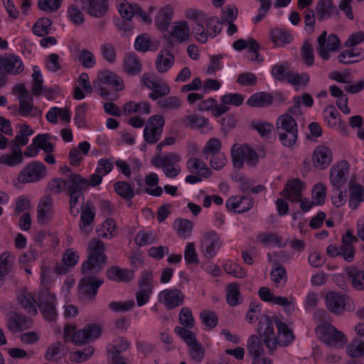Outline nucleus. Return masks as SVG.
Listing matches in <instances>:
<instances>
[{"label": "nucleus", "mask_w": 364, "mask_h": 364, "mask_svg": "<svg viewBox=\"0 0 364 364\" xmlns=\"http://www.w3.org/2000/svg\"><path fill=\"white\" fill-rule=\"evenodd\" d=\"M332 152L326 146L319 145L316 147L312 154L311 161L315 168L323 170L332 162Z\"/></svg>", "instance_id": "6ab92c4d"}, {"label": "nucleus", "mask_w": 364, "mask_h": 364, "mask_svg": "<svg viewBox=\"0 0 364 364\" xmlns=\"http://www.w3.org/2000/svg\"><path fill=\"white\" fill-rule=\"evenodd\" d=\"M185 16L187 19L193 21L197 26L204 24L207 19V16L203 11L193 8L186 9Z\"/></svg>", "instance_id": "864d4df0"}, {"label": "nucleus", "mask_w": 364, "mask_h": 364, "mask_svg": "<svg viewBox=\"0 0 364 364\" xmlns=\"http://www.w3.org/2000/svg\"><path fill=\"white\" fill-rule=\"evenodd\" d=\"M100 52L103 58L109 63H114L117 59V52L113 44L110 43H102Z\"/></svg>", "instance_id": "bf43d9fd"}, {"label": "nucleus", "mask_w": 364, "mask_h": 364, "mask_svg": "<svg viewBox=\"0 0 364 364\" xmlns=\"http://www.w3.org/2000/svg\"><path fill=\"white\" fill-rule=\"evenodd\" d=\"M150 112V105L147 102H135L134 101H129L123 106V114L125 116H129L135 113L148 114Z\"/></svg>", "instance_id": "c85d7f7f"}, {"label": "nucleus", "mask_w": 364, "mask_h": 364, "mask_svg": "<svg viewBox=\"0 0 364 364\" xmlns=\"http://www.w3.org/2000/svg\"><path fill=\"white\" fill-rule=\"evenodd\" d=\"M221 147L222 144L220 140L218 138L213 137L207 141L206 144L203 149V153L205 155L206 159H208L210 156L222 152L220 151Z\"/></svg>", "instance_id": "603ef678"}, {"label": "nucleus", "mask_w": 364, "mask_h": 364, "mask_svg": "<svg viewBox=\"0 0 364 364\" xmlns=\"http://www.w3.org/2000/svg\"><path fill=\"white\" fill-rule=\"evenodd\" d=\"M231 156L233 165L237 168H242L244 163L251 167L257 165L259 157L256 151L246 144H234L231 149Z\"/></svg>", "instance_id": "0eeeda50"}, {"label": "nucleus", "mask_w": 364, "mask_h": 364, "mask_svg": "<svg viewBox=\"0 0 364 364\" xmlns=\"http://www.w3.org/2000/svg\"><path fill=\"white\" fill-rule=\"evenodd\" d=\"M52 21L48 18L38 19L33 27V32L38 36H43L49 33Z\"/></svg>", "instance_id": "6e6d98bb"}, {"label": "nucleus", "mask_w": 364, "mask_h": 364, "mask_svg": "<svg viewBox=\"0 0 364 364\" xmlns=\"http://www.w3.org/2000/svg\"><path fill=\"white\" fill-rule=\"evenodd\" d=\"M317 53L323 60L330 58V52L336 51L340 45V40L336 34H330L327 37V32L323 31L317 38Z\"/></svg>", "instance_id": "ddd939ff"}, {"label": "nucleus", "mask_w": 364, "mask_h": 364, "mask_svg": "<svg viewBox=\"0 0 364 364\" xmlns=\"http://www.w3.org/2000/svg\"><path fill=\"white\" fill-rule=\"evenodd\" d=\"M23 70V65L21 58L16 55L7 58H0V73L13 74L20 73Z\"/></svg>", "instance_id": "5701e85b"}, {"label": "nucleus", "mask_w": 364, "mask_h": 364, "mask_svg": "<svg viewBox=\"0 0 364 364\" xmlns=\"http://www.w3.org/2000/svg\"><path fill=\"white\" fill-rule=\"evenodd\" d=\"M159 182V177L155 173H150L145 177V183L150 187L156 186L155 188H146L144 191L151 196L159 197L163 193L161 187L158 186Z\"/></svg>", "instance_id": "c03bdc74"}, {"label": "nucleus", "mask_w": 364, "mask_h": 364, "mask_svg": "<svg viewBox=\"0 0 364 364\" xmlns=\"http://www.w3.org/2000/svg\"><path fill=\"white\" fill-rule=\"evenodd\" d=\"M182 125L188 129H198L205 132L210 129L208 119L197 114H190L181 119Z\"/></svg>", "instance_id": "393cba45"}, {"label": "nucleus", "mask_w": 364, "mask_h": 364, "mask_svg": "<svg viewBox=\"0 0 364 364\" xmlns=\"http://www.w3.org/2000/svg\"><path fill=\"white\" fill-rule=\"evenodd\" d=\"M262 337L256 335H252L249 337L247 342V349L249 354L254 358H258L263 355L264 350L261 341Z\"/></svg>", "instance_id": "4c0bfd02"}, {"label": "nucleus", "mask_w": 364, "mask_h": 364, "mask_svg": "<svg viewBox=\"0 0 364 364\" xmlns=\"http://www.w3.org/2000/svg\"><path fill=\"white\" fill-rule=\"evenodd\" d=\"M18 301L21 306L31 316L37 314V309L35 306L36 301L32 294H21L18 297Z\"/></svg>", "instance_id": "a18cd8bd"}, {"label": "nucleus", "mask_w": 364, "mask_h": 364, "mask_svg": "<svg viewBox=\"0 0 364 364\" xmlns=\"http://www.w3.org/2000/svg\"><path fill=\"white\" fill-rule=\"evenodd\" d=\"M115 192L126 200H130L134 196V191L130 184L124 181H117L114 184Z\"/></svg>", "instance_id": "de8ad7c7"}, {"label": "nucleus", "mask_w": 364, "mask_h": 364, "mask_svg": "<svg viewBox=\"0 0 364 364\" xmlns=\"http://www.w3.org/2000/svg\"><path fill=\"white\" fill-rule=\"evenodd\" d=\"M174 331L186 343L188 347L198 343L195 333L184 327L177 326L174 328Z\"/></svg>", "instance_id": "0e129e2a"}, {"label": "nucleus", "mask_w": 364, "mask_h": 364, "mask_svg": "<svg viewBox=\"0 0 364 364\" xmlns=\"http://www.w3.org/2000/svg\"><path fill=\"white\" fill-rule=\"evenodd\" d=\"M164 125L165 119L163 116L156 114L150 117L144 129V141L149 144H154L159 141L161 137Z\"/></svg>", "instance_id": "1a4fd4ad"}, {"label": "nucleus", "mask_w": 364, "mask_h": 364, "mask_svg": "<svg viewBox=\"0 0 364 364\" xmlns=\"http://www.w3.org/2000/svg\"><path fill=\"white\" fill-rule=\"evenodd\" d=\"M81 9L89 15L95 18H101L105 15L108 6L105 0H74Z\"/></svg>", "instance_id": "dca6fc26"}, {"label": "nucleus", "mask_w": 364, "mask_h": 364, "mask_svg": "<svg viewBox=\"0 0 364 364\" xmlns=\"http://www.w3.org/2000/svg\"><path fill=\"white\" fill-rule=\"evenodd\" d=\"M174 62L173 55L168 50H161L156 60V68L159 73H166L173 65Z\"/></svg>", "instance_id": "f704fd0d"}, {"label": "nucleus", "mask_w": 364, "mask_h": 364, "mask_svg": "<svg viewBox=\"0 0 364 364\" xmlns=\"http://www.w3.org/2000/svg\"><path fill=\"white\" fill-rule=\"evenodd\" d=\"M129 347V343L124 338H118L112 343L107 346V350L109 353L119 354Z\"/></svg>", "instance_id": "13d9d810"}, {"label": "nucleus", "mask_w": 364, "mask_h": 364, "mask_svg": "<svg viewBox=\"0 0 364 364\" xmlns=\"http://www.w3.org/2000/svg\"><path fill=\"white\" fill-rule=\"evenodd\" d=\"M271 280L273 284L277 287H283L287 281V273L285 267L279 264L275 263L270 273Z\"/></svg>", "instance_id": "e433bc0d"}, {"label": "nucleus", "mask_w": 364, "mask_h": 364, "mask_svg": "<svg viewBox=\"0 0 364 364\" xmlns=\"http://www.w3.org/2000/svg\"><path fill=\"white\" fill-rule=\"evenodd\" d=\"M358 239L353 235L351 230H347L342 236L341 245V255L343 259L348 262L354 260L355 248L353 245L358 242Z\"/></svg>", "instance_id": "a211bd4d"}, {"label": "nucleus", "mask_w": 364, "mask_h": 364, "mask_svg": "<svg viewBox=\"0 0 364 364\" xmlns=\"http://www.w3.org/2000/svg\"><path fill=\"white\" fill-rule=\"evenodd\" d=\"M14 256L9 252H4L0 255V274L6 275L12 267Z\"/></svg>", "instance_id": "4d7b16f0"}, {"label": "nucleus", "mask_w": 364, "mask_h": 364, "mask_svg": "<svg viewBox=\"0 0 364 364\" xmlns=\"http://www.w3.org/2000/svg\"><path fill=\"white\" fill-rule=\"evenodd\" d=\"M276 132L284 146L290 148L294 146L298 138V127L292 115H280L276 122Z\"/></svg>", "instance_id": "7ed1b4c3"}, {"label": "nucleus", "mask_w": 364, "mask_h": 364, "mask_svg": "<svg viewBox=\"0 0 364 364\" xmlns=\"http://www.w3.org/2000/svg\"><path fill=\"white\" fill-rule=\"evenodd\" d=\"M304 186V184L302 181L299 179L291 180L287 183L280 195L292 203H297L301 198Z\"/></svg>", "instance_id": "412c9836"}, {"label": "nucleus", "mask_w": 364, "mask_h": 364, "mask_svg": "<svg viewBox=\"0 0 364 364\" xmlns=\"http://www.w3.org/2000/svg\"><path fill=\"white\" fill-rule=\"evenodd\" d=\"M171 35L180 43L186 41L190 35V28L188 23L186 21L176 22Z\"/></svg>", "instance_id": "ea45409f"}, {"label": "nucleus", "mask_w": 364, "mask_h": 364, "mask_svg": "<svg viewBox=\"0 0 364 364\" xmlns=\"http://www.w3.org/2000/svg\"><path fill=\"white\" fill-rule=\"evenodd\" d=\"M273 102L272 96L265 92H257L251 95L247 101V104L254 107H264L270 105Z\"/></svg>", "instance_id": "c9c22d12"}, {"label": "nucleus", "mask_w": 364, "mask_h": 364, "mask_svg": "<svg viewBox=\"0 0 364 364\" xmlns=\"http://www.w3.org/2000/svg\"><path fill=\"white\" fill-rule=\"evenodd\" d=\"M87 250L89 256L81 268L84 277L79 284V294L85 299H93L98 288L103 283L102 279H99L94 275L102 269L107 256L105 254V244L98 238H93L89 242Z\"/></svg>", "instance_id": "f257e3e1"}, {"label": "nucleus", "mask_w": 364, "mask_h": 364, "mask_svg": "<svg viewBox=\"0 0 364 364\" xmlns=\"http://www.w3.org/2000/svg\"><path fill=\"white\" fill-rule=\"evenodd\" d=\"M6 326L11 332L22 331L30 323V320L22 316L16 311H11L7 314Z\"/></svg>", "instance_id": "cd10ccee"}, {"label": "nucleus", "mask_w": 364, "mask_h": 364, "mask_svg": "<svg viewBox=\"0 0 364 364\" xmlns=\"http://www.w3.org/2000/svg\"><path fill=\"white\" fill-rule=\"evenodd\" d=\"M46 172V167L42 162L32 161L21 171L18 180L22 183H35L43 179Z\"/></svg>", "instance_id": "9d476101"}, {"label": "nucleus", "mask_w": 364, "mask_h": 364, "mask_svg": "<svg viewBox=\"0 0 364 364\" xmlns=\"http://www.w3.org/2000/svg\"><path fill=\"white\" fill-rule=\"evenodd\" d=\"M187 168L191 173L196 174L204 178L210 177L212 173L211 170L203 161L195 157L191 158L188 160Z\"/></svg>", "instance_id": "7c9ffc66"}, {"label": "nucleus", "mask_w": 364, "mask_h": 364, "mask_svg": "<svg viewBox=\"0 0 364 364\" xmlns=\"http://www.w3.org/2000/svg\"><path fill=\"white\" fill-rule=\"evenodd\" d=\"M180 323L188 328H192L195 325V320L192 314L191 309L188 307H183L179 313Z\"/></svg>", "instance_id": "338daca9"}, {"label": "nucleus", "mask_w": 364, "mask_h": 364, "mask_svg": "<svg viewBox=\"0 0 364 364\" xmlns=\"http://www.w3.org/2000/svg\"><path fill=\"white\" fill-rule=\"evenodd\" d=\"M272 42L278 46L290 43L293 40L292 34L286 29L274 28L271 31Z\"/></svg>", "instance_id": "79ce46f5"}, {"label": "nucleus", "mask_w": 364, "mask_h": 364, "mask_svg": "<svg viewBox=\"0 0 364 364\" xmlns=\"http://www.w3.org/2000/svg\"><path fill=\"white\" fill-rule=\"evenodd\" d=\"M222 240L215 231H208L200 241V250L203 256L208 259L213 258L222 247Z\"/></svg>", "instance_id": "f8f14e48"}, {"label": "nucleus", "mask_w": 364, "mask_h": 364, "mask_svg": "<svg viewBox=\"0 0 364 364\" xmlns=\"http://www.w3.org/2000/svg\"><path fill=\"white\" fill-rule=\"evenodd\" d=\"M152 92L149 93V97L156 100L159 97H162L169 94L170 87L164 80L159 79L154 86L151 88Z\"/></svg>", "instance_id": "8fccbe9b"}, {"label": "nucleus", "mask_w": 364, "mask_h": 364, "mask_svg": "<svg viewBox=\"0 0 364 364\" xmlns=\"http://www.w3.org/2000/svg\"><path fill=\"white\" fill-rule=\"evenodd\" d=\"M116 224L114 220H106L100 228L96 230L99 237L111 239L114 235Z\"/></svg>", "instance_id": "49530a36"}, {"label": "nucleus", "mask_w": 364, "mask_h": 364, "mask_svg": "<svg viewBox=\"0 0 364 364\" xmlns=\"http://www.w3.org/2000/svg\"><path fill=\"white\" fill-rule=\"evenodd\" d=\"M37 217L39 224L45 225L51 221L54 217L53 203L49 196L42 197L37 206Z\"/></svg>", "instance_id": "f3484780"}, {"label": "nucleus", "mask_w": 364, "mask_h": 364, "mask_svg": "<svg viewBox=\"0 0 364 364\" xmlns=\"http://www.w3.org/2000/svg\"><path fill=\"white\" fill-rule=\"evenodd\" d=\"M253 206V200L249 196H232L226 201V207L229 210L242 213L248 211Z\"/></svg>", "instance_id": "4be33fe9"}, {"label": "nucleus", "mask_w": 364, "mask_h": 364, "mask_svg": "<svg viewBox=\"0 0 364 364\" xmlns=\"http://www.w3.org/2000/svg\"><path fill=\"white\" fill-rule=\"evenodd\" d=\"M174 331L186 343L188 347L198 343L195 333L184 327L177 326L174 328Z\"/></svg>", "instance_id": "69168bd1"}, {"label": "nucleus", "mask_w": 364, "mask_h": 364, "mask_svg": "<svg viewBox=\"0 0 364 364\" xmlns=\"http://www.w3.org/2000/svg\"><path fill=\"white\" fill-rule=\"evenodd\" d=\"M142 68L141 62L134 53H127L123 60V70L130 75H138Z\"/></svg>", "instance_id": "473e14b6"}, {"label": "nucleus", "mask_w": 364, "mask_h": 364, "mask_svg": "<svg viewBox=\"0 0 364 364\" xmlns=\"http://www.w3.org/2000/svg\"><path fill=\"white\" fill-rule=\"evenodd\" d=\"M13 92L18 95L19 105L18 113L21 117H36L41 116L42 112L33 106V96L23 84L17 85L13 88Z\"/></svg>", "instance_id": "39448f33"}, {"label": "nucleus", "mask_w": 364, "mask_h": 364, "mask_svg": "<svg viewBox=\"0 0 364 364\" xmlns=\"http://www.w3.org/2000/svg\"><path fill=\"white\" fill-rule=\"evenodd\" d=\"M348 169V164L346 161H342L332 166L330 180L335 188H341L346 182Z\"/></svg>", "instance_id": "aec40b11"}, {"label": "nucleus", "mask_w": 364, "mask_h": 364, "mask_svg": "<svg viewBox=\"0 0 364 364\" xmlns=\"http://www.w3.org/2000/svg\"><path fill=\"white\" fill-rule=\"evenodd\" d=\"M107 277L113 281L127 282L134 278V272L126 269L111 267L107 270Z\"/></svg>", "instance_id": "2f4dec72"}, {"label": "nucleus", "mask_w": 364, "mask_h": 364, "mask_svg": "<svg viewBox=\"0 0 364 364\" xmlns=\"http://www.w3.org/2000/svg\"><path fill=\"white\" fill-rule=\"evenodd\" d=\"M173 9L170 6L161 8L156 16V26L162 31H167L173 16Z\"/></svg>", "instance_id": "c756f323"}, {"label": "nucleus", "mask_w": 364, "mask_h": 364, "mask_svg": "<svg viewBox=\"0 0 364 364\" xmlns=\"http://www.w3.org/2000/svg\"><path fill=\"white\" fill-rule=\"evenodd\" d=\"M316 332L319 339L329 347L340 348L347 343L343 333L331 324L319 325L316 327Z\"/></svg>", "instance_id": "20e7f679"}, {"label": "nucleus", "mask_w": 364, "mask_h": 364, "mask_svg": "<svg viewBox=\"0 0 364 364\" xmlns=\"http://www.w3.org/2000/svg\"><path fill=\"white\" fill-rule=\"evenodd\" d=\"M346 274L351 279L353 287L357 290L364 289V271L351 266L346 269Z\"/></svg>", "instance_id": "58836bf2"}, {"label": "nucleus", "mask_w": 364, "mask_h": 364, "mask_svg": "<svg viewBox=\"0 0 364 364\" xmlns=\"http://www.w3.org/2000/svg\"><path fill=\"white\" fill-rule=\"evenodd\" d=\"M349 191V205L352 209H356L359 203L364 201V187L360 184H351Z\"/></svg>", "instance_id": "a19ab883"}, {"label": "nucleus", "mask_w": 364, "mask_h": 364, "mask_svg": "<svg viewBox=\"0 0 364 364\" xmlns=\"http://www.w3.org/2000/svg\"><path fill=\"white\" fill-rule=\"evenodd\" d=\"M51 136L49 134H38L33 140V144L45 152L50 153L53 151V145L50 141Z\"/></svg>", "instance_id": "09e8293b"}, {"label": "nucleus", "mask_w": 364, "mask_h": 364, "mask_svg": "<svg viewBox=\"0 0 364 364\" xmlns=\"http://www.w3.org/2000/svg\"><path fill=\"white\" fill-rule=\"evenodd\" d=\"M348 354L353 358H358L364 354V341L355 338L347 348Z\"/></svg>", "instance_id": "052dcab7"}, {"label": "nucleus", "mask_w": 364, "mask_h": 364, "mask_svg": "<svg viewBox=\"0 0 364 364\" xmlns=\"http://www.w3.org/2000/svg\"><path fill=\"white\" fill-rule=\"evenodd\" d=\"M154 274L151 270H144L141 272L140 279L138 281V287L141 289L147 290L149 292L154 290Z\"/></svg>", "instance_id": "5fc2aeb1"}, {"label": "nucleus", "mask_w": 364, "mask_h": 364, "mask_svg": "<svg viewBox=\"0 0 364 364\" xmlns=\"http://www.w3.org/2000/svg\"><path fill=\"white\" fill-rule=\"evenodd\" d=\"M174 331L186 343L188 347L198 343L195 333L184 327L177 326L174 328Z\"/></svg>", "instance_id": "e2e57ef3"}, {"label": "nucleus", "mask_w": 364, "mask_h": 364, "mask_svg": "<svg viewBox=\"0 0 364 364\" xmlns=\"http://www.w3.org/2000/svg\"><path fill=\"white\" fill-rule=\"evenodd\" d=\"M98 79L102 83L109 85L116 91H120L124 88L122 79L110 70H104L100 71L98 74Z\"/></svg>", "instance_id": "bb28decb"}, {"label": "nucleus", "mask_w": 364, "mask_h": 364, "mask_svg": "<svg viewBox=\"0 0 364 364\" xmlns=\"http://www.w3.org/2000/svg\"><path fill=\"white\" fill-rule=\"evenodd\" d=\"M258 240L264 245H277L283 247L282 238L274 233H261L257 236Z\"/></svg>", "instance_id": "680f3d73"}, {"label": "nucleus", "mask_w": 364, "mask_h": 364, "mask_svg": "<svg viewBox=\"0 0 364 364\" xmlns=\"http://www.w3.org/2000/svg\"><path fill=\"white\" fill-rule=\"evenodd\" d=\"M348 297L340 292L328 291L325 296L326 308L333 314H342L346 309Z\"/></svg>", "instance_id": "2eb2a0df"}, {"label": "nucleus", "mask_w": 364, "mask_h": 364, "mask_svg": "<svg viewBox=\"0 0 364 364\" xmlns=\"http://www.w3.org/2000/svg\"><path fill=\"white\" fill-rule=\"evenodd\" d=\"M101 334V329L96 325H90L82 329L75 331V328L65 326L64 329V338L65 340H71L75 344H82L97 338Z\"/></svg>", "instance_id": "6e6552de"}, {"label": "nucleus", "mask_w": 364, "mask_h": 364, "mask_svg": "<svg viewBox=\"0 0 364 364\" xmlns=\"http://www.w3.org/2000/svg\"><path fill=\"white\" fill-rule=\"evenodd\" d=\"M181 157L176 153H168L164 156L158 155L151 161L156 168H161L164 174L168 178L176 177L181 171L179 162Z\"/></svg>", "instance_id": "423d86ee"}, {"label": "nucleus", "mask_w": 364, "mask_h": 364, "mask_svg": "<svg viewBox=\"0 0 364 364\" xmlns=\"http://www.w3.org/2000/svg\"><path fill=\"white\" fill-rule=\"evenodd\" d=\"M185 299V295L178 289H166L161 291L158 296L159 301L163 304L166 309L172 310L181 306Z\"/></svg>", "instance_id": "4468645a"}, {"label": "nucleus", "mask_w": 364, "mask_h": 364, "mask_svg": "<svg viewBox=\"0 0 364 364\" xmlns=\"http://www.w3.org/2000/svg\"><path fill=\"white\" fill-rule=\"evenodd\" d=\"M87 179L80 174L70 173L65 179V190L68 193L74 192H82L88 188Z\"/></svg>", "instance_id": "a878e982"}, {"label": "nucleus", "mask_w": 364, "mask_h": 364, "mask_svg": "<svg viewBox=\"0 0 364 364\" xmlns=\"http://www.w3.org/2000/svg\"><path fill=\"white\" fill-rule=\"evenodd\" d=\"M158 105L168 110L177 109L181 107V101L176 96H170L158 101Z\"/></svg>", "instance_id": "774afa93"}, {"label": "nucleus", "mask_w": 364, "mask_h": 364, "mask_svg": "<svg viewBox=\"0 0 364 364\" xmlns=\"http://www.w3.org/2000/svg\"><path fill=\"white\" fill-rule=\"evenodd\" d=\"M275 325L277 328V335L274 333V323L268 316L260 317L257 328V333L262 337L263 341L268 348L269 354H272L277 345L287 346L294 340L292 331L284 322L277 319Z\"/></svg>", "instance_id": "f03ea898"}, {"label": "nucleus", "mask_w": 364, "mask_h": 364, "mask_svg": "<svg viewBox=\"0 0 364 364\" xmlns=\"http://www.w3.org/2000/svg\"><path fill=\"white\" fill-rule=\"evenodd\" d=\"M55 301V296L47 289H43L39 293L38 307L44 318L48 322L55 321L57 318Z\"/></svg>", "instance_id": "9b49d317"}, {"label": "nucleus", "mask_w": 364, "mask_h": 364, "mask_svg": "<svg viewBox=\"0 0 364 364\" xmlns=\"http://www.w3.org/2000/svg\"><path fill=\"white\" fill-rule=\"evenodd\" d=\"M316 11L318 21L328 18L333 14L338 13L337 9L333 6L331 0H319L316 6Z\"/></svg>", "instance_id": "72a5a7b5"}, {"label": "nucleus", "mask_w": 364, "mask_h": 364, "mask_svg": "<svg viewBox=\"0 0 364 364\" xmlns=\"http://www.w3.org/2000/svg\"><path fill=\"white\" fill-rule=\"evenodd\" d=\"M173 226L179 237L186 238L191 234L193 223L187 219L178 218L175 220Z\"/></svg>", "instance_id": "37998d69"}, {"label": "nucleus", "mask_w": 364, "mask_h": 364, "mask_svg": "<svg viewBox=\"0 0 364 364\" xmlns=\"http://www.w3.org/2000/svg\"><path fill=\"white\" fill-rule=\"evenodd\" d=\"M226 300L231 306H237L240 304V289L236 283H230L226 287Z\"/></svg>", "instance_id": "3c124183"}, {"label": "nucleus", "mask_w": 364, "mask_h": 364, "mask_svg": "<svg viewBox=\"0 0 364 364\" xmlns=\"http://www.w3.org/2000/svg\"><path fill=\"white\" fill-rule=\"evenodd\" d=\"M95 217V213L88 203L81 207L79 228L82 233L88 235L92 231Z\"/></svg>", "instance_id": "b1692460"}]
</instances>
